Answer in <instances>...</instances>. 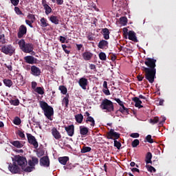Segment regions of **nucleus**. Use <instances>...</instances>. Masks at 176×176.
<instances>
[{
	"label": "nucleus",
	"mask_w": 176,
	"mask_h": 176,
	"mask_svg": "<svg viewBox=\"0 0 176 176\" xmlns=\"http://www.w3.org/2000/svg\"><path fill=\"white\" fill-rule=\"evenodd\" d=\"M57 5H63L64 3V0H56Z\"/></svg>",
	"instance_id": "obj_63"
},
{
	"label": "nucleus",
	"mask_w": 176,
	"mask_h": 176,
	"mask_svg": "<svg viewBox=\"0 0 176 176\" xmlns=\"http://www.w3.org/2000/svg\"><path fill=\"white\" fill-rule=\"evenodd\" d=\"M150 123H151V124L159 123V117H154L153 118L150 119Z\"/></svg>",
	"instance_id": "obj_42"
},
{
	"label": "nucleus",
	"mask_w": 176,
	"mask_h": 176,
	"mask_svg": "<svg viewBox=\"0 0 176 176\" xmlns=\"http://www.w3.org/2000/svg\"><path fill=\"white\" fill-rule=\"evenodd\" d=\"M36 86H38V83H36V82H32V89H33V90L36 89Z\"/></svg>",
	"instance_id": "obj_59"
},
{
	"label": "nucleus",
	"mask_w": 176,
	"mask_h": 176,
	"mask_svg": "<svg viewBox=\"0 0 176 176\" xmlns=\"http://www.w3.org/2000/svg\"><path fill=\"white\" fill-rule=\"evenodd\" d=\"M36 155L38 157H41L45 155V151H43V150H40L37 151Z\"/></svg>",
	"instance_id": "obj_52"
},
{
	"label": "nucleus",
	"mask_w": 176,
	"mask_h": 176,
	"mask_svg": "<svg viewBox=\"0 0 176 176\" xmlns=\"http://www.w3.org/2000/svg\"><path fill=\"white\" fill-rule=\"evenodd\" d=\"M18 45L23 53H32V52H34V44L31 43H26L24 39L19 40Z\"/></svg>",
	"instance_id": "obj_3"
},
{
	"label": "nucleus",
	"mask_w": 176,
	"mask_h": 176,
	"mask_svg": "<svg viewBox=\"0 0 176 176\" xmlns=\"http://www.w3.org/2000/svg\"><path fill=\"white\" fill-rule=\"evenodd\" d=\"M34 91L37 93L38 94H40L41 96H43L45 94V88L42 87H37L35 89Z\"/></svg>",
	"instance_id": "obj_31"
},
{
	"label": "nucleus",
	"mask_w": 176,
	"mask_h": 176,
	"mask_svg": "<svg viewBox=\"0 0 176 176\" xmlns=\"http://www.w3.org/2000/svg\"><path fill=\"white\" fill-rule=\"evenodd\" d=\"M120 112L121 113H129V109L126 108L124 105L121 106V107L119 109Z\"/></svg>",
	"instance_id": "obj_39"
},
{
	"label": "nucleus",
	"mask_w": 176,
	"mask_h": 176,
	"mask_svg": "<svg viewBox=\"0 0 176 176\" xmlns=\"http://www.w3.org/2000/svg\"><path fill=\"white\" fill-rule=\"evenodd\" d=\"M32 23H34V22H32V21H30L28 19L25 20V23L28 25H29V27H30V28H34V26H32Z\"/></svg>",
	"instance_id": "obj_55"
},
{
	"label": "nucleus",
	"mask_w": 176,
	"mask_h": 176,
	"mask_svg": "<svg viewBox=\"0 0 176 176\" xmlns=\"http://www.w3.org/2000/svg\"><path fill=\"white\" fill-rule=\"evenodd\" d=\"M102 32L104 39L106 40L109 39V34H111V32H109V30L108 28L102 29Z\"/></svg>",
	"instance_id": "obj_27"
},
{
	"label": "nucleus",
	"mask_w": 176,
	"mask_h": 176,
	"mask_svg": "<svg viewBox=\"0 0 176 176\" xmlns=\"http://www.w3.org/2000/svg\"><path fill=\"white\" fill-rule=\"evenodd\" d=\"M88 41H94V39H96V38L94 36H93V34H89L87 36Z\"/></svg>",
	"instance_id": "obj_58"
},
{
	"label": "nucleus",
	"mask_w": 176,
	"mask_h": 176,
	"mask_svg": "<svg viewBox=\"0 0 176 176\" xmlns=\"http://www.w3.org/2000/svg\"><path fill=\"white\" fill-rule=\"evenodd\" d=\"M139 145H140V140L138 139L134 140L131 143V146L133 148H137Z\"/></svg>",
	"instance_id": "obj_41"
},
{
	"label": "nucleus",
	"mask_w": 176,
	"mask_h": 176,
	"mask_svg": "<svg viewBox=\"0 0 176 176\" xmlns=\"http://www.w3.org/2000/svg\"><path fill=\"white\" fill-rule=\"evenodd\" d=\"M62 47L66 54H69V53H71V47L67 46L65 44H63Z\"/></svg>",
	"instance_id": "obj_34"
},
{
	"label": "nucleus",
	"mask_w": 176,
	"mask_h": 176,
	"mask_svg": "<svg viewBox=\"0 0 176 176\" xmlns=\"http://www.w3.org/2000/svg\"><path fill=\"white\" fill-rule=\"evenodd\" d=\"M0 50L1 53H3L8 56H13L16 52V49L14 47H13V45H12V44L1 46Z\"/></svg>",
	"instance_id": "obj_5"
},
{
	"label": "nucleus",
	"mask_w": 176,
	"mask_h": 176,
	"mask_svg": "<svg viewBox=\"0 0 176 176\" xmlns=\"http://www.w3.org/2000/svg\"><path fill=\"white\" fill-rule=\"evenodd\" d=\"M3 83L8 87H12V86L13 85V82H12V80L10 79L5 78L3 80Z\"/></svg>",
	"instance_id": "obj_33"
},
{
	"label": "nucleus",
	"mask_w": 176,
	"mask_h": 176,
	"mask_svg": "<svg viewBox=\"0 0 176 176\" xmlns=\"http://www.w3.org/2000/svg\"><path fill=\"white\" fill-rule=\"evenodd\" d=\"M114 146L117 148V149H120L122 146V143H120V142L116 140H114Z\"/></svg>",
	"instance_id": "obj_47"
},
{
	"label": "nucleus",
	"mask_w": 176,
	"mask_h": 176,
	"mask_svg": "<svg viewBox=\"0 0 176 176\" xmlns=\"http://www.w3.org/2000/svg\"><path fill=\"white\" fill-rule=\"evenodd\" d=\"M10 103L11 104V105H14V107H17V105L20 104V100H19V99L11 100H10Z\"/></svg>",
	"instance_id": "obj_40"
},
{
	"label": "nucleus",
	"mask_w": 176,
	"mask_h": 176,
	"mask_svg": "<svg viewBox=\"0 0 176 176\" xmlns=\"http://www.w3.org/2000/svg\"><path fill=\"white\" fill-rule=\"evenodd\" d=\"M127 17L126 16H122L120 18V22L122 25H127Z\"/></svg>",
	"instance_id": "obj_36"
},
{
	"label": "nucleus",
	"mask_w": 176,
	"mask_h": 176,
	"mask_svg": "<svg viewBox=\"0 0 176 176\" xmlns=\"http://www.w3.org/2000/svg\"><path fill=\"white\" fill-rule=\"evenodd\" d=\"M137 34L134 32L133 30H129L128 32V38L129 41H132L133 42H138V39H137Z\"/></svg>",
	"instance_id": "obj_15"
},
{
	"label": "nucleus",
	"mask_w": 176,
	"mask_h": 176,
	"mask_svg": "<svg viewBox=\"0 0 176 176\" xmlns=\"http://www.w3.org/2000/svg\"><path fill=\"white\" fill-rule=\"evenodd\" d=\"M50 21H51L52 24H55L56 25H57L60 23V17H58V16L52 15L50 17Z\"/></svg>",
	"instance_id": "obj_23"
},
{
	"label": "nucleus",
	"mask_w": 176,
	"mask_h": 176,
	"mask_svg": "<svg viewBox=\"0 0 176 176\" xmlns=\"http://www.w3.org/2000/svg\"><path fill=\"white\" fill-rule=\"evenodd\" d=\"M132 100L135 102V107H136V108H139V109H141V108H144V106L142 105V101L140 100V98L134 97L132 98Z\"/></svg>",
	"instance_id": "obj_17"
},
{
	"label": "nucleus",
	"mask_w": 176,
	"mask_h": 176,
	"mask_svg": "<svg viewBox=\"0 0 176 176\" xmlns=\"http://www.w3.org/2000/svg\"><path fill=\"white\" fill-rule=\"evenodd\" d=\"M24 60L27 64H35L36 63L35 57L32 56H25Z\"/></svg>",
	"instance_id": "obj_20"
},
{
	"label": "nucleus",
	"mask_w": 176,
	"mask_h": 176,
	"mask_svg": "<svg viewBox=\"0 0 176 176\" xmlns=\"http://www.w3.org/2000/svg\"><path fill=\"white\" fill-rule=\"evenodd\" d=\"M51 133L55 140H57L58 141H59V140H61V133H60V131L57 130V128H52L51 130Z\"/></svg>",
	"instance_id": "obj_14"
},
{
	"label": "nucleus",
	"mask_w": 176,
	"mask_h": 176,
	"mask_svg": "<svg viewBox=\"0 0 176 176\" xmlns=\"http://www.w3.org/2000/svg\"><path fill=\"white\" fill-rule=\"evenodd\" d=\"M25 173H31V171H33L35 170V168L32 166H28V167H24L23 169Z\"/></svg>",
	"instance_id": "obj_44"
},
{
	"label": "nucleus",
	"mask_w": 176,
	"mask_h": 176,
	"mask_svg": "<svg viewBox=\"0 0 176 176\" xmlns=\"http://www.w3.org/2000/svg\"><path fill=\"white\" fill-rule=\"evenodd\" d=\"M14 123L16 125L19 126V124H21V120L19 118H16L14 120Z\"/></svg>",
	"instance_id": "obj_51"
},
{
	"label": "nucleus",
	"mask_w": 176,
	"mask_h": 176,
	"mask_svg": "<svg viewBox=\"0 0 176 176\" xmlns=\"http://www.w3.org/2000/svg\"><path fill=\"white\" fill-rule=\"evenodd\" d=\"M108 41L105 40H101L98 45V47H99V49H108Z\"/></svg>",
	"instance_id": "obj_22"
},
{
	"label": "nucleus",
	"mask_w": 176,
	"mask_h": 176,
	"mask_svg": "<svg viewBox=\"0 0 176 176\" xmlns=\"http://www.w3.org/2000/svg\"><path fill=\"white\" fill-rule=\"evenodd\" d=\"M40 108L43 111L44 116L49 120H53L52 116H54V109L47 102L42 100L39 102Z\"/></svg>",
	"instance_id": "obj_2"
},
{
	"label": "nucleus",
	"mask_w": 176,
	"mask_h": 176,
	"mask_svg": "<svg viewBox=\"0 0 176 176\" xmlns=\"http://www.w3.org/2000/svg\"><path fill=\"white\" fill-rule=\"evenodd\" d=\"M146 140L147 141V142H149V144H153V139H152V135H148L146 137Z\"/></svg>",
	"instance_id": "obj_49"
},
{
	"label": "nucleus",
	"mask_w": 176,
	"mask_h": 176,
	"mask_svg": "<svg viewBox=\"0 0 176 176\" xmlns=\"http://www.w3.org/2000/svg\"><path fill=\"white\" fill-rule=\"evenodd\" d=\"M14 12L19 16L23 14V12H21V10H20V8L19 7L14 8Z\"/></svg>",
	"instance_id": "obj_50"
},
{
	"label": "nucleus",
	"mask_w": 176,
	"mask_h": 176,
	"mask_svg": "<svg viewBox=\"0 0 176 176\" xmlns=\"http://www.w3.org/2000/svg\"><path fill=\"white\" fill-rule=\"evenodd\" d=\"M76 47H77V50H82V47H83V45L82 44H76Z\"/></svg>",
	"instance_id": "obj_62"
},
{
	"label": "nucleus",
	"mask_w": 176,
	"mask_h": 176,
	"mask_svg": "<svg viewBox=\"0 0 176 176\" xmlns=\"http://www.w3.org/2000/svg\"><path fill=\"white\" fill-rule=\"evenodd\" d=\"M98 56L100 60L102 61H107V54H105L104 52H100Z\"/></svg>",
	"instance_id": "obj_38"
},
{
	"label": "nucleus",
	"mask_w": 176,
	"mask_h": 176,
	"mask_svg": "<svg viewBox=\"0 0 176 176\" xmlns=\"http://www.w3.org/2000/svg\"><path fill=\"white\" fill-rule=\"evenodd\" d=\"M31 69V74L32 75H33L34 76H39V75H41V69H39V67L33 65L30 68Z\"/></svg>",
	"instance_id": "obj_16"
},
{
	"label": "nucleus",
	"mask_w": 176,
	"mask_h": 176,
	"mask_svg": "<svg viewBox=\"0 0 176 176\" xmlns=\"http://www.w3.org/2000/svg\"><path fill=\"white\" fill-rule=\"evenodd\" d=\"M59 41L60 43H65V41H67V38L63 36H59Z\"/></svg>",
	"instance_id": "obj_57"
},
{
	"label": "nucleus",
	"mask_w": 176,
	"mask_h": 176,
	"mask_svg": "<svg viewBox=\"0 0 176 176\" xmlns=\"http://www.w3.org/2000/svg\"><path fill=\"white\" fill-rule=\"evenodd\" d=\"M89 133V128L85 126H80V135H87Z\"/></svg>",
	"instance_id": "obj_26"
},
{
	"label": "nucleus",
	"mask_w": 176,
	"mask_h": 176,
	"mask_svg": "<svg viewBox=\"0 0 176 176\" xmlns=\"http://www.w3.org/2000/svg\"><path fill=\"white\" fill-rule=\"evenodd\" d=\"M130 137H131L132 138H138L140 137V133H133L130 135Z\"/></svg>",
	"instance_id": "obj_56"
},
{
	"label": "nucleus",
	"mask_w": 176,
	"mask_h": 176,
	"mask_svg": "<svg viewBox=\"0 0 176 176\" xmlns=\"http://www.w3.org/2000/svg\"><path fill=\"white\" fill-rule=\"evenodd\" d=\"M107 140H119L120 138V133L116 132L114 129H110L107 135Z\"/></svg>",
	"instance_id": "obj_9"
},
{
	"label": "nucleus",
	"mask_w": 176,
	"mask_h": 176,
	"mask_svg": "<svg viewBox=\"0 0 176 176\" xmlns=\"http://www.w3.org/2000/svg\"><path fill=\"white\" fill-rule=\"evenodd\" d=\"M10 2L14 6H17L20 2V0H10Z\"/></svg>",
	"instance_id": "obj_54"
},
{
	"label": "nucleus",
	"mask_w": 176,
	"mask_h": 176,
	"mask_svg": "<svg viewBox=\"0 0 176 176\" xmlns=\"http://www.w3.org/2000/svg\"><path fill=\"white\" fill-rule=\"evenodd\" d=\"M28 19H29V20H30V21H32V23H34L35 21V20L36 19V18H35V15L32 14H29L28 15Z\"/></svg>",
	"instance_id": "obj_48"
},
{
	"label": "nucleus",
	"mask_w": 176,
	"mask_h": 176,
	"mask_svg": "<svg viewBox=\"0 0 176 176\" xmlns=\"http://www.w3.org/2000/svg\"><path fill=\"white\" fill-rule=\"evenodd\" d=\"M65 130L69 137H74V134H75V126L74 124L65 126Z\"/></svg>",
	"instance_id": "obj_13"
},
{
	"label": "nucleus",
	"mask_w": 176,
	"mask_h": 176,
	"mask_svg": "<svg viewBox=\"0 0 176 176\" xmlns=\"http://www.w3.org/2000/svg\"><path fill=\"white\" fill-rule=\"evenodd\" d=\"M93 58V53L85 52L82 54V58L85 60V61H90L91 58Z\"/></svg>",
	"instance_id": "obj_19"
},
{
	"label": "nucleus",
	"mask_w": 176,
	"mask_h": 176,
	"mask_svg": "<svg viewBox=\"0 0 176 176\" xmlns=\"http://www.w3.org/2000/svg\"><path fill=\"white\" fill-rule=\"evenodd\" d=\"M78 85L82 90H86L87 89V85H89V80L87 78L82 77L79 79Z\"/></svg>",
	"instance_id": "obj_10"
},
{
	"label": "nucleus",
	"mask_w": 176,
	"mask_h": 176,
	"mask_svg": "<svg viewBox=\"0 0 176 176\" xmlns=\"http://www.w3.org/2000/svg\"><path fill=\"white\" fill-rule=\"evenodd\" d=\"M156 61L155 58H146L144 64L148 67H142V71L145 72V78L149 83H153L156 78Z\"/></svg>",
	"instance_id": "obj_1"
},
{
	"label": "nucleus",
	"mask_w": 176,
	"mask_h": 176,
	"mask_svg": "<svg viewBox=\"0 0 176 176\" xmlns=\"http://www.w3.org/2000/svg\"><path fill=\"white\" fill-rule=\"evenodd\" d=\"M103 93H104L106 96H111V92L109 91V89H103Z\"/></svg>",
	"instance_id": "obj_60"
},
{
	"label": "nucleus",
	"mask_w": 176,
	"mask_h": 176,
	"mask_svg": "<svg viewBox=\"0 0 176 176\" xmlns=\"http://www.w3.org/2000/svg\"><path fill=\"white\" fill-rule=\"evenodd\" d=\"M40 166L43 167H49L50 166V160L48 156H44L40 159Z\"/></svg>",
	"instance_id": "obj_11"
},
{
	"label": "nucleus",
	"mask_w": 176,
	"mask_h": 176,
	"mask_svg": "<svg viewBox=\"0 0 176 176\" xmlns=\"http://www.w3.org/2000/svg\"><path fill=\"white\" fill-rule=\"evenodd\" d=\"M40 21H41V25H40L43 28H45V27H49V24L47 23V19H45V17L41 18Z\"/></svg>",
	"instance_id": "obj_30"
},
{
	"label": "nucleus",
	"mask_w": 176,
	"mask_h": 176,
	"mask_svg": "<svg viewBox=\"0 0 176 176\" xmlns=\"http://www.w3.org/2000/svg\"><path fill=\"white\" fill-rule=\"evenodd\" d=\"M62 104L63 105L65 104V107L68 108V104H69V94H67L66 96L63 99Z\"/></svg>",
	"instance_id": "obj_29"
},
{
	"label": "nucleus",
	"mask_w": 176,
	"mask_h": 176,
	"mask_svg": "<svg viewBox=\"0 0 176 176\" xmlns=\"http://www.w3.org/2000/svg\"><path fill=\"white\" fill-rule=\"evenodd\" d=\"M26 34H27V27L24 25H21L19 27L17 36L19 39H21V38H23L24 35H26Z\"/></svg>",
	"instance_id": "obj_12"
},
{
	"label": "nucleus",
	"mask_w": 176,
	"mask_h": 176,
	"mask_svg": "<svg viewBox=\"0 0 176 176\" xmlns=\"http://www.w3.org/2000/svg\"><path fill=\"white\" fill-rule=\"evenodd\" d=\"M100 108H101L105 112H114L115 107L113 106V102L107 98H104L100 105Z\"/></svg>",
	"instance_id": "obj_4"
},
{
	"label": "nucleus",
	"mask_w": 176,
	"mask_h": 176,
	"mask_svg": "<svg viewBox=\"0 0 176 176\" xmlns=\"http://www.w3.org/2000/svg\"><path fill=\"white\" fill-rule=\"evenodd\" d=\"M32 162L34 164V165H36L39 163V160L36 157H32Z\"/></svg>",
	"instance_id": "obj_53"
},
{
	"label": "nucleus",
	"mask_w": 176,
	"mask_h": 176,
	"mask_svg": "<svg viewBox=\"0 0 176 176\" xmlns=\"http://www.w3.org/2000/svg\"><path fill=\"white\" fill-rule=\"evenodd\" d=\"M10 144L13 145V146H15V148H18L20 149V148H23L24 145L21 143V142L19 140H15V141H10Z\"/></svg>",
	"instance_id": "obj_24"
},
{
	"label": "nucleus",
	"mask_w": 176,
	"mask_h": 176,
	"mask_svg": "<svg viewBox=\"0 0 176 176\" xmlns=\"http://www.w3.org/2000/svg\"><path fill=\"white\" fill-rule=\"evenodd\" d=\"M85 123H87V124L88 123H90L91 127H94V126H96V120L93 117L86 118Z\"/></svg>",
	"instance_id": "obj_25"
},
{
	"label": "nucleus",
	"mask_w": 176,
	"mask_h": 176,
	"mask_svg": "<svg viewBox=\"0 0 176 176\" xmlns=\"http://www.w3.org/2000/svg\"><path fill=\"white\" fill-rule=\"evenodd\" d=\"M16 134L19 135V137H20V138H21L22 140L25 138V135L24 134V132L21 130H18Z\"/></svg>",
	"instance_id": "obj_46"
},
{
	"label": "nucleus",
	"mask_w": 176,
	"mask_h": 176,
	"mask_svg": "<svg viewBox=\"0 0 176 176\" xmlns=\"http://www.w3.org/2000/svg\"><path fill=\"white\" fill-rule=\"evenodd\" d=\"M146 168L148 171H149L150 173H156V168H155V167L151 165H147Z\"/></svg>",
	"instance_id": "obj_45"
},
{
	"label": "nucleus",
	"mask_w": 176,
	"mask_h": 176,
	"mask_svg": "<svg viewBox=\"0 0 176 176\" xmlns=\"http://www.w3.org/2000/svg\"><path fill=\"white\" fill-rule=\"evenodd\" d=\"M28 142L30 145H33L34 148L35 149H37L39 146V144H38V141L36 140V138H35V136L32 135L31 133H26Z\"/></svg>",
	"instance_id": "obj_7"
},
{
	"label": "nucleus",
	"mask_w": 176,
	"mask_h": 176,
	"mask_svg": "<svg viewBox=\"0 0 176 176\" xmlns=\"http://www.w3.org/2000/svg\"><path fill=\"white\" fill-rule=\"evenodd\" d=\"M12 164H9L8 170L12 174H19V173H20V167H19L14 160H12Z\"/></svg>",
	"instance_id": "obj_8"
},
{
	"label": "nucleus",
	"mask_w": 176,
	"mask_h": 176,
	"mask_svg": "<svg viewBox=\"0 0 176 176\" xmlns=\"http://www.w3.org/2000/svg\"><path fill=\"white\" fill-rule=\"evenodd\" d=\"M76 166L71 162H68L65 166H63L64 170L68 171L69 170H74Z\"/></svg>",
	"instance_id": "obj_28"
},
{
	"label": "nucleus",
	"mask_w": 176,
	"mask_h": 176,
	"mask_svg": "<svg viewBox=\"0 0 176 176\" xmlns=\"http://www.w3.org/2000/svg\"><path fill=\"white\" fill-rule=\"evenodd\" d=\"M58 89L60 91V93L64 95L67 94L68 91V89H67V87L64 85L59 86Z\"/></svg>",
	"instance_id": "obj_35"
},
{
	"label": "nucleus",
	"mask_w": 176,
	"mask_h": 176,
	"mask_svg": "<svg viewBox=\"0 0 176 176\" xmlns=\"http://www.w3.org/2000/svg\"><path fill=\"white\" fill-rule=\"evenodd\" d=\"M158 105H163L164 104V100L163 99H160L159 102L157 103Z\"/></svg>",
	"instance_id": "obj_64"
},
{
	"label": "nucleus",
	"mask_w": 176,
	"mask_h": 176,
	"mask_svg": "<svg viewBox=\"0 0 176 176\" xmlns=\"http://www.w3.org/2000/svg\"><path fill=\"white\" fill-rule=\"evenodd\" d=\"M18 166L22 167V170H24V167L27 166V159L23 156L16 155L13 160Z\"/></svg>",
	"instance_id": "obj_6"
},
{
	"label": "nucleus",
	"mask_w": 176,
	"mask_h": 176,
	"mask_svg": "<svg viewBox=\"0 0 176 176\" xmlns=\"http://www.w3.org/2000/svg\"><path fill=\"white\" fill-rule=\"evenodd\" d=\"M75 119L77 123L80 124L82 122H83V115H82V113L77 114L75 116Z\"/></svg>",
	"instance_id": "obj_32"
},
{
	"label": "nucleus",
	"mask_w": 176,
	"mask_h": 176,
	"mask_svg": "<svg viewBox=\"0 0 176 176\" xmlns=\"http://www.w3.org/2000/svg\"><path fill=\"white\" fill-rule=\"evenodd\" d=\"M28 164L30 167H33V168H35V164L32 162V160H29Z\"/></svg>",
	"instance_id": "obj_61"
},
{
	"label": "nucleus",
	"mask_w": 176,
	"mask_h": 176,
	"mask_svg": "<svg viewBox=\"0 0 176 176\" xmlns=\"http://www.w3.org/2000/svg\"><path fill=\"white\" fill-rule=\"evenodd\" d=\"M145 162H146V164H152L156 163L155 160H153L152 162V153L148 152L146 153Z\"/></svg>",
	"instance_id": "obj_18"
},
{
	"label": "nucleus",
	"mask_w": 176,
	"mask_h": 176,
	"mask_svg": "<svg viewBox=\"0 0 176 176\" xmlns=\"http://www.w3.org/2000/svg\"><path fill=\"white\" fill-rule=\"evenodd\" d=\"M91 151V147L84 146L81 148V153H87V152H90Z\"/></svg>",
	"instance_id": "obj_37"
},
{
	"label": "nucleus",
	"mask_w": 176,
	"mask_h": 176,
	"mask_svg": "<svg viewBox=\"0 0 176 176\" xmlns=\"http://www.w3.org/2000/svg\"><path fill=\"white\" fill-rule=\"evenodd\" d=\"M44 9L45 10V14H47V16L50 14V12L52 10V8L50 6H49V5L44 7Z\"/></svg>",
	"instance_id": "obj_43"
},
{
	"label": "nucleus",
	"mask_w": 176,
	"mask_h": 176,
	"mask_svg": "<svg viewBox=\"0 0 176 176\" xmlns=\"http://www.w3.org/2000/svg\"><path fill=\"white\" fill-rule=\"evenodd\" d=\"M58 160L60 164H63V166H66L69 160V157H58Z\"/></svg>",
	"instance_id": "obj_21"
}]
</instances>
